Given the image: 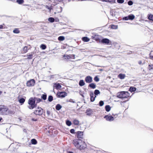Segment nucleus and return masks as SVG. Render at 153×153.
Listing matches in <instances>:
<instances>
[{"label": "nucleus", "instance_id": "nucleus-33", "mask_svg": "<svg viewBox=\"0 0 153 153\" xmlns=\"http://www.w3.org/2000/svg\"><path fill=\"white\" fill-rule=\"evenodd\" d=\"M48 21L50 22H54V19L53 18L50 17L48 19Z\"/></svg>", "mask_w": 153, "mask_h": 153}, {"label": "nucleus", "instance_id": "nucleus-45", "mask_svg": "<svg viewBox=\"0 0 153 153\" xmlns=\"http://www.w3.org/2000/svg\"><path fill=\"white\" fill-rule=\"evenodd\" d=\"M123 20H128L129 19V18L128 17V16H126V17H125L124 18H123Z\"/></svg>", "mask_w": 153, "mask_h": 153}, {"label": "nucleus", "instance_id": "nucleus-31", "mask_svg": "<svg viewBox=\"0 0 153 153\" xmlns=\"http://www.w3.org/2000/svg\"><path fill=\"white\" fill-rule=\"evenodd\" d=\"M63 56L65 57V59H70V55H64Z\"/></svg>", "mask_w": 153, "mask_h": 153}, {"label": "nucleus", "instance_id": "nucleus-17", "mask_svg": "<svg viewBox=\"0 0 153 153\" xmlns=\"http://www.w3.org/2000/svg\"><path fill=\"white\" fill-rule=\"evenodd\" d=\"M79 85L81 86H84L85 85V83L83 80H81L79 82Z\"/></svg>", "mask_w": 153, "mask_h": 153}, {"label": "nucleus", "instance_id": "nucleus-36", "mask_svg": "<svg viewBox=\"0 0 153 153\" xmlns=\"http://www.w3.org/2000/svg\"><path fill=\"white\" fill-rule=\"evenodd\" d=\"M117 3L120 4L123 3L124 1V0H117Z\"/></svg>", "mask_w": 153, "mask_h": 153}, {"label": "nucleus", "instance_id": "nucleus-56", "mask_svg": "<svg viewBox=\"0 0 153 153\" xmlns=\"http://www.w3.org/2000/svg\"><path fill=\"white\" fill-rule=\"evenodd\" d=\"M91 114H89V113H87V115H90Z\"/></svg>", "mask_w": 153, "mask_h": 153}, {"label": "nucleus", "instance_id": "nucleus-1", "mask_svg": "<svg viewBox=\"0 0 153 153\" xmlns=\"http://www.w3.org/2000/svg\"><path fill=\"white\" fill-rule=\"evenodd\" d=\"M73 144L74 146L80 150L84 149L86 148L85 142L80 140L75 139L73 140Z\"/></svg>", "mask_w": 153, "mask_h": 153}, {"label": "nucleus", "instance_id": "nucleus-41", "mask_svg": "<svg viewBox=\"0 0 153 153\" xmlns=\"http://www.w3.org/2000/svg\"><path fill=\"white\" fill-rule=\"evenodd\" d=\"M67 102H71L74 103L75 102L74 100L71 99H70L68 100H67Z\"/></svg>", "mask_w": 153, "mask_h": 153}, {"label": "nucleus", "instance_id": "nucleus-26", "mask_svg": "<svg viewBox=\"0 0 153 153\" xmlns=\"http://www.w3.org/2000/svg\"><path fill=\"white\" fill-rule=\"evenodd\" d=\"M65 38L63 36H60L58 38V40L59 41H62L64 40Z\"/></svg>", "mask_w": 153, "mask_h": 153}, {"label": "nucleus", "instance_id": "nucleus-55", "mask_svg": "<svg viewBox=\"0 0 153 153\" xmlns=\"http://www.w3.org/2000/svg\"><path fill=\"white\" fill-rule=\"evenodd\" d=\"M2 120V117H0V122L1 121V120Z\"/></svg>", "mask_w": 153, "mask_h": 153}, {"label": "nucleus", "instance_id": "nucleus-44", "mask_svg": "<svg viewBox=\"0 0 153 153\" xmlns=\"http://www.w3.org/2000/svg\"><path fill=\"white\" fill-rule=\"evenodd\" d=\"M75 55H73V54L70 55V59H75Z\"/></svg>", "mask_w": 153, "mask_h": 153}, {"label": "nucleus", "instance_id": "nucleus-9", "mask_svg": "<svg viewBox=\"0 0 153 153\" xmlns=\"http://www.w3.org/2000/svg\"><path fill=\"white\" fill-rule=\"evenodd\" d=\"M104 118L108 121H111L114 120V118L113 117L109 115H106L104 117Z\"/></svg>", "mask_w": 153, "mask_h": 153}, {"label": "nucleus", "instance_id": "nucleus-40", "mask_svg": "<svg viewBox=\"0 0 153 153\" xmlns=\"http://www.w3.org/2000/svg\"><path fill=\"white\" fill-rule=\"evenodd\" d=\"M94 80L96 82H98L99 81V78L97 77V76H96L94 78Z\"/></svg>", "mask_w": 153, "mask_h": 153}, {"label": "nucleus", "instance_id": "nucleus-23", "mask_svg": "<svg viewBox=\"0 0 153 153\" xmlns=\"http://www.w3.org/2000/svg\"><path fill=\"white\" fill-rule=\"evenodd\" d=\"M129 19L131 20H132L134 19L135 16L133 15H129L128 16Z\"/></svg>", "mask_w": 153, "mask_h": 153}, {"label": "nucleus", "instance_id": "nucleus-30", "mask_svg": "<svg viewBox=\"0 0 153 153\" xmlns=\"http://www.w3.org/2000/svg\"><path fill=\"white\" fill-rule=\"evenodd\" d=\"M148 19L149 20L153 21V15L151 14L149 15Z\"/></svg>", "mask_w": 153, "mask_h": 153}, {"label": "nucleus", "instance_id": "nucleus-18", "mask_svg": "<svg viewBox=\"0 0 153 153\" xmlns=\"http://www.w3.org/2000/svg\"><path fill=\"white\" fill-rule=\"evenodd\" d=\"M89 86L93 89H94L96 88V85L95 84L91 83L89 85Z\"/></svg>", "mask_w": 153, "mask_h": 153}, {"label": "nucleus", "instance_id": "nucleus-32", "mask_svg": "<svg viewBox=\"0 0 153 153\" xmlns=\"http://www.w3.org/2000/svg\"><path fill=\"white\" fill-rule=\"evenodd\" d=\"M53 100V97L51 96H49L48 97V100L49 102H51Z\"/></svg>", "mask_w": 153, "mask_h": 153}, {"label": "nucleus", "instance_id": "nucleus-25", "mask_svg": "<svg viewBox=\"0 0 153 153\" xmlns=\"http://www.w3.org/2000/svg\"><path fill=\"white\" fill-rule=\"evenodd\" d=\"M105 109L106 111L108 112L111 109V107L109 105H107L105 107Z\"/></svg>", "mask_w": 153, "mask_h": 153}, {"label": "nucleus", "instance_id": "nucleus-7", "mask_svg": "<svg viewBox=\"0 0 153 153\" xmlns=\"http://www.w3.org/2000/svg\"><path fill=\"white\" fill-rule=\"evenodd\" d=\"M57 95L59 97L64 98L67 96V93L65 92H59L57 93Z\"/></svg>", "mask_w": 153, "mask_h": 153}, {"label": "nucleus", "instance_id": "nucleus-15", "mask_svg": "<svg viewBox=\"0 0 153 153\" xmlns=\"http://www.w3.org/2000/svg\"><path fill=\"white\" fill-rule=\"evenodd\" d=\"M73 124L74 125H78L79 124V121L78 120L76 119H74L73 120Z\"/></svg>", "mask_w": 153, "mask_h": 153}, {"label": "nucleus", "instance_id": "nucleus-48", "mask_svg": "<svg viewBox=\"0 0 153 153\" xmlns=\"http://www.w3.org/2000/svg\"><path fill=\"white\" fill-rule=\"evenodd\" d=\"M75 130L74 129H72L70 130V132L71 133L74 134V133Z\"/></svg>", "mask_w": 153, "mask_h": 153}, {"label": "nucleus", "instance_id": "nucleus-43", "mask_svg": "<svg viewBox=\"0 0 153 153\" xmlns=\"http://www.w3.org/2000/svg\"><path fill=\"white\" fill-rule=\"evenodd\" d=\"M133 4L132 1H129L128 2V4L129 5H131Z\"/></svg>", "mask_w": 153, "mask_h": 153}, {"label": "nucleus", "instance_id": "nucleus-42", "mask_svg": "<svg viewBox=\"0 0 153 153\" xmlns=\"http://www.w3.org/2000/svg\"><path fill=\"white\" fill-rule=\"evenodd\" d=\"M100 106H102L104 105V102L102 101H100L99 102Z\"/></svg>", "mask_w": 153, "mask_h": 153}, {"label": "nucleus", "instance_id": "nucleus-27", "mask_svg": "<svg viewBox=\"0 0 153 153\" xmlns=\"http://www.w3.org/2000/svg\"><path fill=\"white\" fill-rule=\"evenodd\" d=\"M13 32L14 33H19L20 32V31L18 29L15 28L13 30Z\"/></svg>", "mask_w": 153, "mask_h": 153}, {"label": "nucleus", "instance_id": "nucleus-29", "mask_svg": "<svg viewBox=\"0 0 153 153\" xmlns=\"http://www.w3.org/2000/svg\"><path fill=\"white\" fill-rule=\"evenodd\" d=\"M100 92L99 90H95L94 92V94L95 95H97L99 94H100Z\"/></svg>", "mask_w": 153, "mask_h": 153}, {"label": "nucleus", "instance_id": "nucleus-14", "mask_svg": "<svg viewBox=\"0 0 153 153\" xmlns=\"http://www.w3.org/2000/svg\"><path fill=\"white\" fill-rule=\"evenodd\" d=\"M126 77L125 74H120L118 76V77L120 79H123Z\"/></svg>", "mask_w": 153, "mask_h": 153}, {"label": "nucleus", "instance_id": "nucleus-38", "mask_svg": "<svg viewBox=\"0 0 153 153\" xmlns=\"http://www.w3.org/2000/svg\"><path fill=\"white\" fill-rule=\"evenodd\" d=\"M47 96L45 94H43L42 96V98L44 100H45L46 99Z\"/></svg>", "mask_w": 153, "mask_h": 153}, {"label": "nucleus", "instance_id": "nucleus-51", "mask_svg": "<svg viewBox=\"0 0 153 153\" xmlns=\"http://www.w3.org/2000/svg\"><path fill=\"white\" fill-rule=\"evenodd\" d=\"M41 100L40 99H37V103L41 101Z\"/></svg>", "mask_w": 153, "mask_h": 153}, {"label": "nucleus", "instance_id": "nucleus-3", "mask_svg": "<svg viewBox=\"0 0 153 153\" xmlns=\"http://www.w3.org/2000/svg\"><path fill=\"white\" fill-rule=\"evenodd\" d=\"M11 111L4 105H0V114H1L7 115L11 113Z\"/></svg>", "mask_w": 153, "mask_h": 153}, {"label": "nucleus", "instance_id": "nucleus-34", "mask_svg": "<svg viewBox=\"0 0 153 153\" xmlns=\"http://www.w3.org/2000/svg\"><path fill=\"white\" fill-rule=\"evenodd\" d=\"M66 124L68 126H70L71 125V122L69 120H67L66 122Z\"/></svg>", "mask_w": 153, "mask_h": 153}, {"label": "nucleus", "instance_id": "nucleus-35", "mask_svg": "<svg viewBox=\"0 0 153 153\" xmlns=\"http://www.w3.org/2000/svg\"><path fill=\"white\" fill-rule=\"evenodd\" d=\"M40 48L43 50L45 49L46 48L45 45L42 44L41 45Z\"/></svg>", "mask_w": 153, "mask_h": 153}, {"label": "nucleus", "instance_id": "nucleus-54", "mask_svg": "<svg viewBox=\"0 0 153 153\" xmlns=\"http://www.w3.org/2000/svg\"><path fill=\"white\" fill-rule=\"evenodd\" d=\"M138 63L140 65L142 63V62L141 61H139L138 62Z\"/></svg>", "mask_w": 153, "mask_h": 153}, {"label": "nucleus", "instance_id": "nucleus-16", "mask_svg": "<svg viewBox=\"0 0 153 153\" xmlns=\"http://www.w3.org/2000/svg\"><path fill=\"white\" fill-rule=\"evenodd\" d=\"M116 0H102V1L103 2H109L111 3H113L115 2Z\"/></svg>", "mask_w": 153, "mask_h": 153}, {"label": "nucleus", "instance_id": "nucleus-13", "mask_svg": "<svg viewBox=\"0 0 153 153\" xmlns=\"http://www.w3.org/2000/svg\"><path fill=\"white\" fill-rule=\"evenodd\" d=\"M53 87L57 89H59L61 88V86L59 83H56L54 84Z\"/></svg>", "mask_w": 153, "mask_h": 153}, {"label": "nucleus", "instance_id": "nucleus-46", "mask_svg": "<svg viewBox=\"0 0 153 153\" xmlns=\"http://www.w3.org/2000/svg\"><path fill=\"white\" fill-rule=\"evenodd\" d=\"M48 116H49L51 114V112L49 110H47L46 112Z\"/></svg>", "mask_w": 153, "mask_h": 153}, {"label": "nucleus", "instance_id": "nucleus-19", "mask_svg": "<svg viewBox=\"0 0 153 153\" xmlns=\"http://www.w3.org/2000/svg\"><path fill=\"white\" fill-rule=\"evenodd\" d=\"M82 39L83 41L85 42H88L90 40L87 37L82 38Z\"/></svg>", "mask_w": 153, "mask_h": 153}, {"label": "nucleus", "instance_id": "nucleus-5", "mask_svg": "<svg viewBox=\"0 0 153 153\" xmlns=\"http://www.w3.org/2000/svg\"><path fill=\"white\" fill-rule=\"evenodd\" d=\"M43 112V110L41 107H38L34 111V113L36 115H41Z\"/></svg>", "mask_w": 153, "mask_h": 153}, {"label": "nucleus", "instance_id": "nucleus-6", "mask_svg": "<svg viewBox=\"0 0 153 153\" xmlns=\"http://www.w3.org/2000/svg\"><path fill=\"white\" fill-rule=\"evenodd\" d=\"M35 82L34 79H31L27 82V85L28 87L33 86L35 84Z\"/></svg>", "mask_w": 153, "mask_h": 153}, {"label": "nucleus", "instance_id": "nucleus-8", "mask_svg": "<svg viewBox=\"0 0 153 153\" xmlns=\"http://www.w3.org/2000/svg\"><path fill=\"white\" fill-rule=\"evenodd\" d=\"M85 81L87 83H90L92 81V78L90 76H88L85 78Z\"/></svg>", "mask_w": 153, "mask_h": 153}, {"label": "nucleus", "instance_id": "nucleus-37", "mask_svg": "<svg viewBox=\"0 0 153 153\" xmlns=\"http://www.w3.org/2000/svg\"><path fill=\"white\" fill-rule=\"evenodd\" d=\"M111 28L113 29H117L118 28V26H117L113 25L111 26Z\"/></svg>", "mask_w": 153, "mask_h": 153}, {"label": "nucleus", "instance_id": "nucleus-58", "mask_svg": "<svg viewBox=\"0 0 153 153\" xmlns=\"http://www.w3.org/2000/svg\"><path fill=\"white\" fill-rule=\"evenodd\" d=\"M1 91H0V94H1Z\"/></svg>", "mask_w": 153, "mask_h": 153}, {"label": "nucleus", "instance_id": "nucleus-39", "mask_svg": "<svg viewBox=\"0 0 153 153\" xmlns=\"http://www.w3.org/2000/svg\"><path fill=\"white\" fill-rule=\"evenodd\" d=\"M23 0H17V2L19 4H21L23 2Z\"/></svg>", "mask_w": 153, "mask_h": 153}, {"label": "nucleus", "instance_id": "nucleus-4", "mask_svg": "<svg viewBox=\"0 0 153 153\" xmlns=\"http://www.w3.org/2000/svg\"><path fill=\"white\" fill-rule=\"evenodd\" d=\"M129 94L127 92L123 91L119 92L117 94V97L118 98L123 99L126 98L129 96Z\"/></svg>", "mask_w": 153, "mask_h": 153}, {"label": "nucleus", "instance_id": "nucleus-21", "mask_svg": "<svg viewBox=\"0 0 153 153\" xmlns=\"http://www.w3.org/2000/svg\"><path fill=\"white\" fill-rule=\"evenodd\" d=\"M25 99L23 98H21L19 100V101L21 104H22L25 102Z\"/></svg>", "mask_w": 153, "mask_h": 153}, {"label": "nucleus", "instance_id": "nucleus-53", "mask_svg": "<svg viewBox=\"0 0 153 153\" xmlns=\"http://www.w3.org/2000/svg\"><path fill=\"white\" fill-rule=\"evenodd\" d=\"M150 58L151 59H153V56H150Z\"/></svg>", "mask_w": 153, "mask_h": 153}, {"label": "nucleus", "instance_id": "nucleus-50", "mask_svg": "<svg viewBox=\"0 0 153 153\" xmlns=\"http://www.w3.org/2000/svg\"><path fill=\"white\" fill-rule=\"evenodd\" d=\"M46 8L48 9V10H49L50 11H51V8L50 7H48V6H46Z\"/></svg>", "mask_w": 153, "mask_h": 153}, {"label": "nucleus", "instance_id": "nucleus-52", "mask_svg": "<svg viewBox=\"0 0 153 153\" xmlns=\"http://www.w3.org/2000/svg\"><path fill=\"white\" fill-rule=\"evenodd\" d=\"M3 26L2 25H0V29H3Z\"/></svg>", "mask_w": 153, "mask_h": 153}, {"label": "nucleus", "instance_id": "nucleus-2", "mask_svg": "<svg viewBox=\"0 0 153 153\" xmlns=\"http://www.w3.org/2000/svg\"><path fill=\"white\" fill-rule=\"evenodd\" d=\"M27 107L30 109H32L36 106L37 104L36 103L35 100L32 97L30 98L28 101Z\"/></svg>", "mask_w": 153, "mask_h": 153}, {"label": "nucleus", "instance_id": "nucleus-22", "mask_svg": "<svg viewBox=\"0 0 153 153\" xmlns=\"http://www.w3.org/2000/svg\"><path fill=\"white\" fill-rule=\"evenodd\" d=\"M29 48H28L27 46L25 47L23 49V53H26L27 50H28Z\"/></svg>", "mask_w": 153, "mask_h": 153}, {"label": "nucleus", "instance_id": "nucleus-47", "mask_svg": "<svg viewBox=\"0 0 153 153\" xmlns=\"http://www.w3.org/2000/svg\"><path fill=\"white\" fill-rule=\"evenodd\" d=\"M149 66L150 68L149 70L153 69V64L151 65H149Z\"/></svg>", "mask_w": 153, "mask_h": 153}, {"label": "nucleus", "instance_id": "nucleus-24", "mask_svg": "<svg viewBox=\"0 0 153 153\" xmlns=\"http://www.w3.org/2000/svg\"><path fill=\"white\" fill-rule=\"evenodd\" d=\"M31 143L32 144L35 145L37 144V142L36 139H33L31 140Z\"/></svg>", "mask_w": 153, "mask_h": 153}, {"label": "nucleus", "instance_id": "nucleus-12", "mask_svg": "<svg viewBox=\"0 0 153 153\" xmlns=\"http://www.w3.org/2000/svg\"><path fill=\"white\" fill-rule=\"evenodd\" d=\"M83 132L81 131H78L77 132V137L79 138H81L83 136Z\"/></svg>", "mask_w": 153, "mask_h": 153}, {"label": "nucleus", "instance_id": "nucleus-20", "mask_svg": "<svg viewBox=\"0 0 153 153\" xmlns=\"http://www.w3.org/2000/svg\"><path fill=\"white\" fill-rule=\"evenodd\" d=\"M62 108V106L59 104H57L56 106V108L57 110H60Z\"/></svg>", "mask_w": 153, "mask_h": 153}, {"label": "nucleus", "instance_id": "nucleus-28", "mask_svg": "<svg viewBox=\"0 0 153 153\" xmlns=\"http://www.w3.org/2000/svg\"><path fill=\"white\" fill-rule=\"evenodd\" d=\"M136 90V88L135 87H131L129 88V91L131 92H134Z\"/></svg>", "mask_w": 153, "mask_h": 153}, {"label": "nucleus", "instance_id": "nucleus-10", "mask_svg": "<svg viewBox=\"0 0 153 153\" xmlns=\"http://www.w3.org/2000/svg\"><path fill=\"white\" fill-rule=\"evenodd\" d=\"M90 95L91 97V102H93L95 100V98L96 97V96L92 92H90Z\"/></svg>", "mask_w": 153, "mask_h": 153}, {"label": "nucleus", "instance_id": "nucleus-49", "mask_svg": "<svg viewBox=\"0 0 153 153\" xmlns=\"http://www.w3.org/2000/svg\"><path fill=\"white\" fill-rule=\"evenodd\" d=\"M32 55H33L32 54H30V55H29L28 56V57H27V58L28 59H31L32 58Z\"/></svg>", "mask_w": 153, "mask_h": 153}, {"label": "nucleus", "instance_id": "nucleus-11", "mask_svg": "<svg viewBox=\"0 0 153 153\" xmlns=\"http://www.w3.org/2000/svg\"><path fill=\"white\" fill-rule=\"evenodd\" d=\"M101 42L102 43L108 44L110 43V41L108 39L105 38L103 39Z\"/></svg>", "mask_w": 153, "mask_h": 153}, {"label": "nucleus", "instance_id": "nucleus-57", "mask_svg": "<svg viewBox=\"0 0 153 153\" xmlns=\"http://www.w3.org/2000/svg\"><path fill=\"white\" fill-rule=\"evenodd\" d=\"M69 153H73V152H69Z\"/></svg>", "mask_w": 153, "mask_h": 153}]
</instances>
